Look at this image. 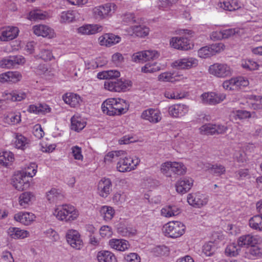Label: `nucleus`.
Returning <instances> with one entry per match:
<instances>
[{"label":"nucleus","mask_w":262,"mask_h":262,"mask_svg":"<svg viewBox=\"0 0 262 262\" xmlns=\"http://www.w3.org/2000/svg\"><path fill=\"white\" fill-rule=\"evenodd\" d=\"M261 242V238L258 235L247 234L240 236L237 243H232L228 245L225 249V254L229 256H235L238 254L241 248L248 246H253Z\"/></svg>","instance_id":"nucleus-1"},{"label":"nucleus","mask_w":262,"mask_h":262,"mask_svg":"<svg viewBox=\"0 0 262 262\" xmlns=\"http://www.w3.org/2000/svg\"><path fill=\"white\" fill-rule=\"evenodd\" d=\"M129 105L121 99L109 98L101 105L102 112L109 116L120 115L126 112Z\"/></svg>","instance_id":"nucleus-2"},{"label":"nucleus","mask_w":262,"mask_h":262,"mask_svg":"<svg viewBox=\"0 0 262 262\" xmlns=\"http://www.w3.org/2000/svg\"><path fill=\"white\" fill-rule=\"evenodd\" d=\"M54 214L59 220L69 222L75 220L79 213L74 206L65 204L57 206L55 209Z\"/></svg>","instance_id":"nucleus-3"},{"label":"nucleus","mask_w":262,"mask_h":262,"mask_svg":"<svg viewBox=\"0 0 262 262\" xmlns=\"http://www.w3.org/2000/svg\"><path fill=\"white\" fill-rule=\"evenodd\" d=\"M132 82L129 80H122V79L116 80H107L105 81L104 86L110 91L121 92H125L132 86Z\"/></svg>","instance_id":"nucleus-4"},{"label":"nucleus","mask_w":262,"mask_h":262,"mask_svg":"<svg viewBox=\"0 0 262 262\" xmlns=\"http://www.w3.org/2000/svg\"><path fill=\"white\" fill-rule=\"evenodd\" d=\"M139 163L140 160L137 157H120L117 162L116 168L119 172H128L134 170Z\"/></svg>","instance_id":"nucleus-5"},{"label":"nucleus","mask_w":262,"mask_h":262,"mask_svg":"<svg viewBox=\"0 0 262 262\" xmlns=\"http://www.w3.org/2000/svg\"><path fill=\"white\" fill-rule=\"evenodd\" d=\"M166 236L171 238H177L182 235L185 231L184 225L180 222H171L164 227Z\"/></svg>","instance_id":"nucleus-6"},{"label":"nucleus","mask_w":262,"mask_h":262,"mask_svg":"<svg viewBox=\"0 0 262 262\" xmlns=\"http://www.w3.org/2000/svg\"><path fill=\"white\" fill-rule=\"evenodd\" d=\"M228 127L222 124H205L200 128V132L202 135H214L224 134L226 133Z\"/></svg>","instance_id":"nucleus-7"},{"label":"nucleus","mask_w":262,"mask_h":262,"mask_svg":"<svg viewBox=\"0 0 262 262\" xmlns=\"http://www.w3.org/2000/svg\"><path fill=\"white\" fill-rule=\"evenodd\" d=\"M210 74L218 78H226L232 75V70L226 63H216L211 65L209 68Z\"/></svg>","instance_id":"nucleus-8"},{"label":"nucleus","mask_w":262,"mask_h":262,"mask_svg":"<svg viewBox=\"0 0 262 262\" xmlns=\"http://www.w3.org/2000/svg\"><path fill=\"white\" fill-rule=\"evenodd\" d=\"M116 6L113 3H107L96 7L93 9V15L96 19H101L114 13Z\"/></svg>","instance_id":"nucleus-9"},{"label":"nucleus","mask_w":262,"mask_h":262,"mask_svg":"<svg viewBox=\"0 0 262 262\" xmlns=\"http://www.w3.org/2000/svg\"><path fill=\"white\" fill-rule=\"evenodd\" d=\"M223 47L224 45L221 43L202 47L198 50V56L202 58H208L223 50Z\"/></svg>","instance_id":"nucleus-10"},{"label":"nucleus","mask_w":262,"mask_h":262,"mask_svg":"<svg viewBox=\"0 0 262 262\" xmlns=\"http://www.w3.org/2000/svg\"><path fill=\"white\" fill-rule=\"evenodd\" d=\"M68 243L74 249L80 250L83 247V242L79 232L75 230H69L66 234Z\"/></svg>","instance_id":"nucleus-11"},{"label":"nucleus","mask_w":262,"mask_h":262,"mask_svg":"<svg viewBox=\"0 0 262 262\" xmlns=\"http://www.w3.org/2000/svg\"><path fill=\"white\" fill-rule=\"evenodd\" d=\"M226 95L224 93L213 92L204 93L201 95L202 102L204 104L215 105L225 99Z\"/></svg>","instance_id":"nucleus-12"},{"label":"nucleus","mask_w":262,"mask_h":262,"mask_svg":"<svg viewBox=\"0 0 262 262\" xmlns=\"http://www.w3.org/2000/svg\"><path fill=\"white\" fill-rule=\"evenodd\" d=\"M208 201L207 196L200 192L190 193L187 195V202L189 204L196 208H201L206 205Z\"/></svg>","instance_id":"nucleus-13"},{"label":"nucleus","mask_w":262,"mask_h":262,"mask_svg":"<svg viewBox=\"0 0 262 262\" xmlns=\"http://www.w3.org/2000/svg\"><path fill=\"white\" fill-rule=\"evenodd\" d=\"M198 60L193 57H187L178 59L172 63V66L178 69L187 70L196 67Z\"/></svg>","instance_id":"nucleus-14"},{"label":"nucleus","mask_w":262,"mask_h":262,"mask_svg":"<svg viewBox=\"0 0 262 262\" xmlns=\"http://www.w3.org/2000/svg\"><path fill=\"white\" fill-rule=\"evenodd\" d=\"M25 58L20 55L9 56L3 59L0 61V67L2 68L10 69L16 65L25 63Z\"/></svg>","instance_id":"nucleus-15"},{"label":"nucleus","mask_w":262,"mask_h":262,"mask_svg":"<svg viewBox=\"0 0 262 262\" xmlns=\"http://www.w3.org/2000/svg\"><path fill=\"white\" fill-rule=\"evenodd\" d=\"M141 118L151 123H157L160 121L162 117L161 113L159 110L148 108L142 113Z\"/></svg>","instance_id":"nucleus-16"},{"label":"nucleus","mask_w":262,"mask_h":262,"mask_svg":"<svg viewBox=\"0 0 262 262\" xmlns=\"http://www.w3.org/2000/svg\"><path fill=\"white\" fill-rule=\"evenodd\" d=\"M170 45L174 48L181 50H188L191 48L190 41L185 37H172L170 39Z\"/></svg>","instance_id":"nucleus-17"},{"label":"nucleus","mask_w":262,"mask_h":262,"mask_svg":"<svg viewBox=\"0 0 262 262\" xmlns=\"http://www.w3.org/2000/svg\"><path fill=\"white\" fill-rule=\"evenodd\" d=\"M217 6L226 11H233L242 8L243 4L238 0H219Z\"/></svg>","instance_id":"nucleus-18"},{"label":"nucleus","mask_w":262,"mask_h":262,"mask_svg":"<svg viewBox=\"0 0 262 262\" xmlns=\"http://www.w3.org/2000/svg\"><path fill=\"white\" fill-rule=\"evenodd\" d=\"M188 106L184 104H176L168 108L169 115L175 118L183 116L188 112Z\"/></svg>","instance_id":"nucleus-19"},{"label":"nucleus","mask_w":262,"mask_h":262,"mask_svg":"<svg viewBox=\"0 0 262 262\" xmlns=\"http://www.w3.org/2000/svg\"><path fill=\"white\" fill-rule=\"evenodd\" d=\"M121 38L113 34H105L100 36L98 38L99 44L101 46L111 47L120 41Z\"/></svg>","instance_id":"nucleus-20"},{"label":"nucleus","mask_w":262,"mask_h":262,"mask_svg":"<svg viewBox=\"0 0 262 262\" xmlns=\"http://www.w3.org/2000/svg\"><path fill=\"white\" fill-rule=\"evenodd\" d=\"M112 182L110 179L103 178L98 184V193L100 196L106 198L112 190Z\"/></svg>","instance_id":"nucleus-21"},{"label":"nucleus","mask_w":262,"mask_h":262,"mask_svg":"<svg viewBox=\"0 0 262 262\" xmlns=\"http://www.w3.org/2000/svg\"><path fill=\"white\" fill-rule=\"evenodd\" d=\"M19 32L18 28L8 26L3 28L0 35V40L8 41L16 38Z\"/></svg>","instance_id":"nucleus-22"},{"label":"nucleus","mask_w":262,"mask_h":262,"mask_svg":"<svg viewBox=\"0 0 262 262\" xmlns=\"http://www.w3.org/2000/svg\"><path fill=\"white\" fill-rule=\"evenodd\" d=\"M35 201V196L33 192L27 191L22 193L18 198V204L22 208H27Z\"/></svg>","instance_id":"nucleus-23"},{"label":"nucleus","mask_w":262,"mask_h":262,"mask_svg":"<svg viewBox=\"0 0 262 262\" xmlns=\"http://www.w3.org/2000/svg\"><path fill=\"white\" fill-rule=\"evenodd\" d=\"M13 186L18 190L22 191L27 189L29 186L26 177L21 173L14 176L12 181Z\"/></svg>","instance_id":"nucleus-24"},{"label":"nucleus","mask_w":262,"mask_h":262,"mask_svg":"<svg viewBox=\"0 0 262 262\" xmlns=\"http://www.w3.org/2000/svg\"><path fill=\"white\" fill-rule=\"evenodd\" d=\"M35 215L31 212H19L14 216V220L25 225H29L34 220Z\"/></svg>","instance_id":"nucleus-25"},{"label":"nucleus","mask_w":262,"mask_h":262,"mask_svg":"<svg viewBox=\"0 0 262 262\" xmlns=\"http://www.w3.org/2000/svg\"><path fill=\"white\" fill-rule=\"evenodd\" d=\"M102 30V27L97 24L85 25L78 28V33L83 35H92L100 32Z\"/></svg>","instance_id":"nucleus-26"},{"label":"nucleus","mask_w":262,"mask_h":262,"mask_svg":"<svg viewBox=\"0 0 262 262\" xmlns=\"http://www.w3.org/2000/svg\"><path fill=\"white\" fill-rule=\"evenodd\" d=\"M193 180L189 178H185L178 181L176 184V190L180 193H185L189 191L193 184Z\"/></svg>","instance_id":"nucleus-27"},{"label":"nucleus","mask_w":262,"mask_h":262,"mask_svg":"<svg viewBox=\"0 0 262 262\" xmlns=\"http://www.w3.org/2000/svg\"><path fill=\"white\" fill-rule=\"evenodd\" d=\"M21 77V75L19 72L9 71L0 74V82L2 83L6 82L15 83L20 80Z\"/></svg>","instance_id":"nucleus-28"},{"label":"nucleus","mask_w":262,"mask_h":262,"mask_svg":"<svg viewBox=\"0 0 262 262\" xmlns=\"http://www.w3.org/2000/svg\"><path fill=\"white\" fill-rule=\"evenodd\" d=\"M109 245L112 249L120 251H124L130 247L128 242L123 239H111L109 241Z\"/></svg>","instance_id":"nucleus-29"},{"label":"nucleus","mask_w":262,"mask_h":262,"mask_svg":"<svg viewBox=\"0 0 262 262\" xmlns=\"http://www.w3.org/2000/svg\"><path fill=\"white\" fill-rule=\"evenodd\" d=\"M71 129L76 132L83 129L86 125V121L80 115L76 114L71 119Z\"/></svg>","instance_id":"nucleus-30"},{"label":"nucleus","mask_w":262,"mask_h":262,"mask_svg":"<svg viewBox=\"0 0 262 262\" xmlns=\"http://www.w3.org/2000/svg\"><path fill=\"white\" fill-rule=\"evenodd\" d=\"M27 110L31 113L44 115L50 112L51 108L45 103H39L38 105L32 104L29 105Z\"/></svg>","instance_id":"nucleus-31"},{"label":"nucleus","mask_w":262,"mask_h":262,"mask_svg":"<svg viewBox=\"0 0 262 262\" xmlns=\"http://www.w3.org/2000/svg\"><path fill=\"white\" fill-rule=\"evenodd\" d=\"M200 167L202 169L207 168L209 170L211 173L217 176L224 174L226 171L225 167L221 164H216L211 165L209 164H207V165L205 166V164L202 163Z\"/></svg>","instance_id":"nucleus-32"},{"label":"nucleus","mask_w":262,"mask_h":262,"mask_svg":"<svg viewBox=\"0 0 262 262\" xmlns=\"http://www.w3.org/2000/svg\"><path fill=\"white\" fill-rule=\"evenodd\" d=\"M128 33L131 35H135L137 36L143 37L147 36L149 33V28L144 26H134L129 28Z\"/></svg>","instance_id":"nucleus-33"},{"label":"nucleus","mask_w":262,"mask_h":262,"mask_svg":"<svg viewBox=\"0 0 262 262\" xmlns=\"http://www.w3.org/2000/svg\"><path fill=\"white\" fill-rule=\"evenodd\" d=\"M10 237L14 239H21L27 237L29 232L16 227H10L7 231Z\"/></svg>","instance_id":"nucleus-34"},{"label":"nucleus","mask_w":262,"mask_h":262,"mask_svg":"<svg viewBox=\"0 0 262 262\" xmlns=\"http://www.w3.org/2000/svg\"><path fill=\"white\" fill-rule=\"evenodd\" d=\"M62 98L64 102L71 107H76L81 101V98L78 95L72 93L66 94Z\"/></svg>","instance_id":"nucleus-35"},{"label":"nucleus","mask_w":262,"mask_h":262,"mask_svg":"<svg viewBox=\"0 0 262 262\" xmlns=\"http://www.w3.org/2000/svg\"><path fill=\"white\" fill-rule=\"evenodd\" d=\"M97 258L99 262H117L115 255L108 251H100L98 252Z\"/></svg>","instance_id":"nucleus-36"},{"label":"nucleus","mask_w":262,"mask_h":262,"mask_svg":"<svg viewBox=\"0 0 262 262\" xmlns=\"http://www.w3.org/2000/svg\"><path fill=\"white\" fill-rule=\"evenodd\" d=\"M120 73L119 71L115 70L104 71L97 74V78L100 79L116 80L119 77Z\"/></svg>","instance_id":"nucleus-37"},{"label":"nucleus","mask_w":262,"mask_h":262,"mask_svg":"<svg viewBox=\"0 0 262 262\" xmlns=\"http://www.w3.org/2000/svg\"><path fill=\"white\" fill-rule=\"evenodd\" d=\"M76 12L68 10L62 12L59 15V21L61 23H70L75 20Z\"/></svg>","instance_id":"nucleus-38"},{"label":"nucleus","mask_w":262,"mask_h":262,"mask_svg":"<svg viewBox=\"0 0 262 262\" xmlns=\"http://www.w3.org/2000/svg\"><path fill=\"white\" fill-rule=\"evenodd\" d=\"M47 198L50 203H57L63 199V195L57 189L52 188L47 192Z\"/></svg>","instance_id":"nucleus-39"},{"label":"nucleus","mask_w":262,"mask_h":262,"mask_svg":"<svg viewBox=\"0 0 262 262\" xmlns=\"http://www.w3.org/2000/svg\"><path fill=\"white\" fill-rule=\"evenodd\" d=\"M249 224L253 229L262 231V213L251 217L249 221Z\"/></svg>","instance_id":"nucleus-40"},{"label":"nucleus","mask_w":262,"mask_h":262,"mask_svg":"<svg viewBox=\"0 0 262 262\" xmlns=\"http://www.w3.org/2000/svg\"><path fill=\"white\" fill-rule=\"evenodd\" d=\"M33 32L37 36L46 37L51 33L52 30L46 25H40L35 26L33 28Z\"/></svg>","instance_id":"nucleus-41"},{"label":"nucleus","mask_w":262,"mask_h":262,"mask_svg":"<svg viewBox=\"0 0 262 262\" xmlns=\"http://www.w3.org/2000/svg\"><path fill=\"white\" fill-rule=\"evenodd\" d=\"M161 214L163 216L169 217L178 215L180 213L179 209L175 206H168L161 209Z\"/></svg>","instance_id":"nucleus-42"},{"label":"nucleus","mask_w":262,"mask_h":262,"mask_svg":"<svg viewBox=\"0 0 262 262\" xmlns=\"http://www.w3.org/2000/svg\"><path fill=\"white\" fill-rule=\"evenodd\" d=\"M100 213L105 221H109L114 217L115 210L112 207L103 206L101 207Z\"/></svg>","instance_id":"nucleus-43"},{"label":"nucleus","mask_w":262,"mask_h":262,"mask_svg":"<svg viewBox=\"0 0 262 262\" xmlns=\"http://www.w3.org/2000/svg\"><path fill=\"white\" fill-rule=\"evenodd\" d=\"M28 96V93L22 90H14L8 94V98L13 101H20Z\"/></svg>","instance_id":"nucleus-44"},{"label":"nucleus","mask_w":262,"mask_h":262,"mask_svg":"<svg viewBox=\"0 0 262 262\" xmlns=\"http://www.w3.org/2000/svg\"><path fill=\"white\" fill-rule=\"evenodd\" d=\"M14 155L10 151H3L0 152V164L8 166L13 162Z\"/></svg>","instance_id":"nucleus-45"},{"label":"nucleus","mask_w":262,"mask_h":262,"mask_svg":"<svg viewBox=\"0 0 262 262\" xmlns=\"http://www.w3.org/2000/svg\"><path fill=\"white\" fill-rule=\"evenodd\" d=\"M161 70L160 64L157 62L147 63L141 69V71L145 73H153Z\"/></svg>","instance_id":"nucleus-46"},{"label":"nucleus","mask_w":262,"mask_h":262,"mask_svg":"<svg viewBox=\"0 0 262 262\" xmlns=\"http://www.w3.org/2000/svg\"><path fill=\"white\" fill-rule=\"evenodd\" d=\"M16 148L24 149L28 144V140L22 135H17L14 143Z\"/></svg>","instance_id":"nucleus-47"},{"label":"nucleus","mask_w":262,"mask_h":262,"mask_svg":"<svg viewBox=\"0 0 262 262\" xmlns=\"http://www.w3.org/2000/svg\"><path fill=\"white\" fill-rule=\"evenodd\" d=\"M47 14L46 12L40 10H36L31 11L29 18L31 20H43L46 18Z\"/></svg>","instance_id":"nucleus-48"},{"label":"nucleus","mask_w":262,"mask_h":262,"mask_svg":"<svg viewBox=\"0 0 262 262\" xmlns=\"http://www.w3.org/2000/svg\"><path fill=\"white\" fill-rule=\"evenodd\" d=\"M241 66L244 69L249 71L257 70L259 67L256 62L250 59L243 60Z\"/></svg>","instance_id":"nucleus-49"},{"label":"nucleus","mask_w":262,"mask_h":262,"mask_svg":"<svg viewBox=\"0 0 262 262\" xmlns=\"http://www.w3.org/2000/svg\"><path fill=\"white\" fill-rule=\"evenodd\" d=\"M186 168L181 162H173L171 171L177 174H183L186 171Z\"/></svg>","instance_id":"nucleus-50"},{"label":"nucleus","mask_w":262,"mask_h":262,"mask_svg":"<svg viewBox=\"0 0 262 262\" xmlns=\"http://www.w3.org/2000/svg\"><path fill=\"white\" fill-rule=\"evenodd\" d=\"M6 122L9 124H16L18 123L21 119H20V115L19 113L15 114L13 113H11L9 114L5 117Z\"/></svg>","instance_id":"nucleus-51"},{"label":"nucleus","mask_w":262,"mask_h":262,"mask_svg":"<svg viewBox=\"0 0 262 262\" xmlns=\"http://www.w3.org/2000/svg\"><path fill=\"white\" fill-rule=\"evenodd\" d=\"M125 151L123 150L112 151L109 152L105 156L104 161L105 163L111 162L113 159L115 157H119L121 156H124Z\"/></svg>","instance_id":"nucleus-52"},{"label":"nucleus","mask_w":262,"mask_h":262,"mask_svg":"<svg viewBox=\"0 0 262 262\" xmlns=\"http://www.w3.org/2000/svg\"><path fill=\"white\" fill-rule=\"evenodd\" d=\"M37 167V166L35 163H30V165L25 168V170L21 173L26 177H33L36 174Z\"/></svg>","instance_id":"nucleus-53"},{"label":"nucleus","mask_w":262,"mask_h":262,"mask_svg":"<svg viewBox=\"0 0 262 262\" xmlns=\"http://www.w3.org/2000/svg\"><path fill=\"white\" fill-rule=\"evenodd\" d=\"M235 116L239 119H245L254 117L255 113L250 112L245 110H237L234 113Z\"/></svg>","instance_id":"nucleus-54"},{"label":"nucleus","mask_w":262,"mask_h":262,"mask_svg":"<svg viewBox=\"0 0 262 262\" xmlns=\"http://www.w3.org/2000/svg\"><path fill=\"white\" fill-rule=\"evenodd\" d=\"M203 251L206 256H211L215 251V246L212 242H209L203 246Z\"/></svg>","instance_id":"nucleus-55"},{"label":"nucleus","mask_w":262,"mask_h":262,"mask_svg":"<svg viewBox=\"0 0 262 262\" xmlns=\"http://www.w3.org/2000/svg\"><path fill=\"white\" fill-rule=\"evenodd\" d=\"M234 78H232L229 80H225L223 82L222 86L223 88L227 91L236 90Z\"/></svg>","instance_id":"nucleus-56"},{"label":"nucleus","mask_w":262,"mask_h":262,"mask_svg":"<svg viewBox=\"0 0 262 262\" xmlns=\"http://www.w3.org/2000/svg\"><path fill=\"white\" fill-rule=\"evenodd\" d=\"M72 154L75 160L82 161L83 159L82 155L81 148L77 145L74 146L71 148Z\"/></svg>","instance_id":"nucleus-57"},{"label":"nucleus","mask_w":262,"mask_h":262,"mask_svg":"<svg viewBox=\"0 0 262 262\" xmlns=\"http://www.w3.org/2000/svg\"><path fill=\"white\" fill-rule=\"evenodd\" d=\"M136 22V19L133 13H126L122 15V23L124 24H133Z\"/></svg>","instance_id":"nucleus-58"},{"label":"nucleus","mask_w":262,"mask_h":262,"mask_svg":"<svg viewBox=\"0 0 262 262\" xmlns=\"http://www.w3.org/2000/svg\"><path fill=\"white\" fill-rule=\"evenodd\" d=\"M235 82H236L235 86L236 90L241 89L242 87L247 86L249 84V81L247 78L243 77H235Z\"/></svg>","instance_id":"nucleus-59"},{"label":"nucleus","mask_w":262,"mask_h":262,"mask_svg":"<svg viewBox=\"0 0 262 262\" xmlns=\"http://www.w3.org/2000/svg\"><path fill=\"white\" fill-rule=\"evenodd\" d=\"M143 52L145 61L155 59L159 56V53L156 50H146Z\"/></svg>","instance_id":"nucleus-60"},{"label":"nucleus","mask_w":262,"mask_h":262,"mask_svg":"<svg viewBox=\"0 0 262 262\" xmlns=\"http://www.w3.org/2000/svg\"><path fill=\"white\" fill-rule=\"evenodd\" d=\"M173 74L170 72H164L158 76V80L160 81H172L173 79Z\"/></svg>","instance_id":"nucleus-61"},{"label":"nucleus","mask_w":262,"mask_h":262,"mask_svg":"<svg viewBox=\"0 0 262 262\" xmlns=\"http://www.w3.org/2000/svg\"><path fill=\"white\" fill-rule=\"evenodd\" d=\"M124 259L127 262H140L141 259L138 254L130 253L124 256Z\"/></svg>","instance_id":"nucleus-62"},{"label":"nucleus","mask_w":262,"mask_h":262,"mask_svg":"<svg viewBox=\"0 0 262 262\" xmlns=\"http://www.w3.org/2000/svg\"><path fill=\"white\" fill-rule=\"evenodd\" d=\"M40 57L45 61L50 60L53 57L51 51L48 49H41L39 54Z\"/></svg>","instance_id":"nucleus-63"},{"label":"nucleus","mask_w":262,"mask_h":262,"mask_svg":"<svg viewBox=\"0 0 262 262\" xmlns=\"http://www.w3.org/2000/svg\"><path fill=\"white\" fill-rule=\"evenodd\" d=\"M113 233L112 229L108 226H103L100 229V234L102 237H109Z\"/></svg>","instance_id":"nucleus-64"}]
</instances>
